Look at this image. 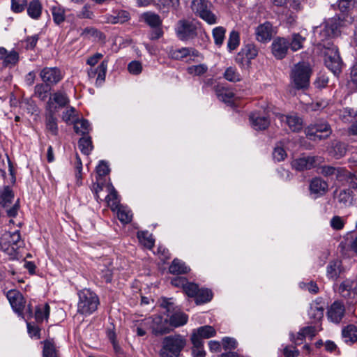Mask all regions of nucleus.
Instances as JSON below:
<instances>
[{"label":"nucleus","instance_id":"3c124183","mask_svg":"<svg viewBox=\"0 0 357 357\" xmlns=\"http://www.w3.org/2000/svg\"><path fill=\"white\" fill-rule=\"evenodd\" d=\"M106 201L108 204V206L113 211H115L116 208L119 206V200L118 198L117 192L113 187L110 188V192L106 197Z\"/></svg>","mask_w":357,"mask_h":357},{"label":"nucleus","instance_id":"bf43d9fd","mask_svg":"<svg viewBox=\"0 0 357 357\" xmlns=\"http://www.w3.org/2000/svg\"><path fill=\"white\" fill-rule=\"evenodd\" d=\"M199 289V287L197 284L192 282H188L186 281L183 290L185 291V294L190 296V297H195L196 294H197V291Z\"/></svg>","mask_w":357,"mask_h":357},{"label":"nucleus","instance_id":"e2e57ef3","mask_svg":"<svg viewBox=\"0 0 357 357\" xmlns=\"http://www.w3.org/2000/svg\"><path fill=\"white\" fill-rule=\"evenodd\" d=\"M128 69L131 74L138 75L142 72V66L140 62L133 61L128 64Z\"/></svg>","mask_w":357,"mask_h":357},{"label":"nucleus","instance_id":"aec40b11","mask_svg":"<svg viewBox=\"0 0 357 357\" xmlns=\"http://www.w3.org/2000/svg\"><path fill=\"white\" fill-rule=\"evenodd\" d=\"M317 164V158L313 156L301 157L291 162L293 168L298 171H303L314 167Z\"/></svg>","mask_w":357,"mask_h":357},{"label":"nucleus","instance_id":"6e6552de","mask_svg":"<svg viewBox=\"0 0 357 357\" xmlns=\"http://www.w3.org/2000/svg\"><path fill=\"white\" fill-rule=\"evenodd\" d=\"M307 137L311 140H321L326 139L331 134L329 126L322 122L309 126L305 129Z\"/></svg>","mask_w":357,"mask_h":357},{"label":"nucleus","instance_id":"473e14b6","mask_svg":"<svg viewBox=\"0 0 357 357\" xmlns=\"http://www.w3.org/2000/svg\"><path fill=\"white\" fill-rule=\"evenodd\" d=\"M188 319L186 314L182 312H177L169 317V324L174 327H179L185 325Z\"/></svg>","mask_w":357,"mask_h":357},{"label":"nucleus","instance_id":"a878e982","mask_svg":"<svg viewBox=\"0 0 357 357\" xmlns=\"http://www.w3.org/2000/svg\"><path fill=\"white\" fill-rule=\"evenodd\" d=\"M342 272V262L339 260L331 261L327 266V276L331 280H336Z\"/></svg>","mask_w":357,"mask_h":357},{"label":"nucleus","instance_id":"20e7f679","mask_svg":"<svg viewBox=\"0 0 357 357\" xmlns=\"http://www.w3.org/2000/svg\"><path fill=\"white\" fill-rule=\"evenodd\" d=\"M24 245L19 230L4 232L0 240L1 250L10 256L15 255L17 250Z\"/></svg>","mask_w":357,"mask_h":357},{"label":"nucleus","instance_id":"f03ea898","mask_svg":"<svg viewBox=\"0 0 357 357\" xmlns=\"http://www.w3.org/2000/svg\"><path fill=\"white\" fill-rule=\"evenodd\" d=\"M77 312L85 316L94 312L100 304L99 298L93 291L84 289L78 293Z\"/></svg>","mask_w":357,"mask_h":357},{"label":"nucleus","instance_id":"6ab92c4d","mask_svg":"<svg viewBox=\"0 0 357 357\" xmlns=\"http://www.w3.org/2000/svg\"><path fill=\"white\" fill-rule=\"evenodd\" d=\"M328 190V185L327 182L321 178L316 177L312 179L310 183V193L314 195V198H317L324 195Z\"/></svg>","mask_w":357,"mask_h":357},{"label":"nucleus","instance_id":"69168bd1","mask_svg":"<svg viewBox=\"0 0 357 357\" xmlns=\"http://www.w3.org/2000/svg\"><path fill=\"white\" fill-rule=\"evenodd\" d=\"M96 172L98 176H105L109 172L108 165L105 161H100L96 167Z\"/></svg>","mask_w":357,"mask_h":357},{"label":"nucleus","instance_id":"de8ad7c7","mask_svg":"<svg viewBox=\"0 0 357 357\" xmlns=\"http://www.w3.org/2000/svg\"><path fill=\"white\" fill-rule=\"evenodd\" d=\"M225 33L226 30L222 26H217L213 29L212 33L216 45L220 46L222 45L225 37Z\"/></svg>","mask_w":357,"mask_h":357},{"label":"nucleus","instance_id":"6e6d98bb","mask_svg":"<svg viewBox=\"0 0 357 357\" xmlns=\"http://www.w3.org/2000/svg\"><path fill=\"white\" fill-rule=\"evenodd\" d=\"M208 70V67L205 64H199L192 66L188 68V73L194 76H198L204 74Z\"/></svg>","mask_w":357,"mask_h":357},{"label":"nucleus","instance_id":"680f3d73","mask_svg":"<svg viewBox=\"0 0 357 357\" xmlns=\"http://www.w3.org/2000/svg\"><path fill=\"white\" fill-rule=\"evenodd\" d=\"M27 0H11V10L15 13H21L24 10Z\"/></svg>","mask_w":357,"mask_h":357},{"label":"nucleus","instance_id":"c85d7f7f","mask_svg":"<svg viewBox=\"0 0 357 357\" xmlns=\"http://www.w3.org/2000/svg\"><path fill=\"white\" fill-rule=\"evenodd\" d=\"M53 112H48L46 114L45 126L47 130L53 135H56L58 132L57 120L54 116Z\"/></svg>","mask_w":357,"mask_h":357},{"label":"nucleus","instance_id":"4c0bfd02","mask_svg":"<svg viewBox=\"0 0 357 357\" xmlns=\"http://www.w3.org/2000/svg\"><path fill=\"white\" fill-rule=\"evenodd\" d=\"M191 341L193 344L192 352L194 357H205L206 353L203 348V342L197 339L195 335H191Z\"/></svg>","mask_w":357,"mask_h":357},{"label":"nucleus","instance_id":"9d476101","mask_svg":"<svg viewBox=\"0 0 357 357\" xmlns=\"http://www.w3.org/2000/svg\"><path fill=\"white\" fill-rule=\"evenodd\" d=\"M13 198V193L8 187L0 190V204L6 208L7 215L9 217H15L19 209L17 202L12 207L9 208Z\"/></svg>","mask_w":357,"mask_h":357},{"label":"nucleus","instance_id":"ddd939ff","mask_svg":"<svg viewBox=\"0 0 357 357\" xmlns=\"http://www.w3.org/2000/svg\"><path fill=\"white\" fill-rule=\"evenodd\" d=\"M150 324H151V327L153 333L155 335H161L169 331L167 319L161 315H155L153 317L151 320L150 319H146L143 325Z\"/></svg>","mask_w":357,"mask_h":357},{"label":"nucleus","instance_id":"c9c22d12","mask_svg":"<svg viewBox=\"0 0 357 357\" xmlns=\"http://www.w3.org/2000/svg\"><path fill=\"white\" fill-rule=\"evenodd\" d=\"M116 209H117V217L122 223L127 224L132 220V213L127 206L121 205Z\"/></svg>","mask_w":357,"mask_h":357},{"label":"nucleus","instance_id":"a211bd4d","mask_svg":"<svg viewBox=\"0 0 357 357\" xmlns=\"http://www.w3.org/2000/svg\"><path fill=\"white\" fill-rule=\"evenodd\" d=\"M344 305L340 301H335L327 311L328 319L333 323H339L344 315Z\"/></svg>","mask_w":357,"mask_h":357},{"label":"nucleus","instance_id":"774afa93","mask_svg":"<svg viewBox=\"0 0 357 357\" xmlns=\"http://www.w3.org/2000/svg\"><path fill=\"white\" fill-rule=\"evenodd\" d=\"M273 158L277 161H282L286 158L287 153L282 147L276 146L273 151Z\"/></svg>","mask_w":357,"mask_h":357},{"label":"nucleus","instance_id":"dca6fc26","mask_svg":"<svg viewBox=\"0 0 357 357\" xmlns=\"http://www.w3.org/2000/svg\"><path fill=\"white\" fill-rule=\"evenodd\" d=\"M251 126L256 130H262L266 129L270 120L266 114H261L260 112L251 113L249 117Z\"/></svg>","mask_w":357,"mask_h":357},{"label":"nucleus","instance_id":"412c9836","mask_svg":"<svg viewBox=\"0 0 357 357\" xmlns=\"http://www.w3.org/2000/svg\"><path fill=\"white\" fill-rule=\"evenodd\" d=\"M0 61L3 66H15L19 61V54L15 50L8 51L6 48L0 47Z\"/></svg>","mask_w":357,"mask_h":357},{"label":"nucleus","instance_id":"39448f33","mask_svg":"<svg viewBox=\"0 0 357 357\" xmlns=\"http://www.w3.org/2000/svg\"><path fill=\"white\" fill-rule=\"evenodd\" d=\"M310 75L311 70L309 64L302 62L294 66L291 77L297 89H305L309 85Z\"/></svg>","mask_w":357,"mask_h":357},{"label":"nucleus","instance_id":"c756f323","mask_svg":"<svg viewBox=\"0 0 357 357\" xmlns=\"http://www.w3.org/2000/svg\"><path fill=\"white\" fill-rule=\"evenodd\" d=\"M218 99L225 103L231 104L234 102V93L230 89L224 87H218L216 89Z\"/></svg>","mask_w":357,"mask_h":357},{"label":"nucleus","instance_id":"603ef678","mask_svg":"<svg viewBox=\"0 0 357 357\" xmlns=\"http://www.w3.org/2000/svg\"><path fill=\"white\" fill-rule=\"evenodd\" d=\"M43 354V357H57L55 347L52 341L46 340L44 342Z\"/></svg>","mask_w":357,"mask_h":357},{"label":"nucleus","instance_id":"4be33fe9","mask_svg":"<svg viewBox=\"0 0 357 357\" xmlns=\"http://www.w3.org/2000/svg\"><path fill=\"white\" fill-rule=\"evenodd\" d=\"M324 313V305L321 301H314L310 304L308 315L312 322L317 323L322 319Z\"/></svg>","mask_w":357,"mask_h":357},{"label":"nucleus","instance_id":"09e8293b","mask_svg":"<svg viewBox=\"0 0 357 357\" xmlns=\"http://www.w3.org/2000/svg\"><path fill=\"white\" fill-rule=\"evenodd\" d=\"M240 44V36L238 32L232 31L229 33V39L227 41V48L229 51L236 50Z\"/></svg>","mask_w":357,"mask_h":357},{"label":"nucleus","instance_id":"72a5a7b5","mask_svg":"<svg viewBox=\"0 0 357 357\" xmlns=\"http://www.w3.org/2000/svg\"><path fill=\"white\" fill-rule=\"evenodd\" d=\"M342 174H344L343 178L340 179V182L348 184L351 188H357V170L350 172L344 169Z\"/></svg>","mask_w":357,"mask_h":357},{"label":"nucleus","instance_id":"7ed1b4c3","mask_svg":"<svg viewBox=\"0 0 357 357\" xmlns=\"http://www.w3.org/2000/svg\"><path fill=\"white\" fill-rule=\"evenodd\" d=\"M185 340L180 335L165 337L160 351V357H178L184 347Z\"/></svg>","mask_w":357,"mask_h":357},{"label":"nucleus","instance_id":"338daca9","mask_svg":"<svg viewBox=\"0 0 357 357\" xmlns=\"http://www.w3.org/2000/svg\"><path fill=\"white\" fill-rule=\"evenodd\" d=\"M350 193L346 190H341L337 195L338 202L347 205L350 201Z\"/></svg>","mask_w":357,"mask_h":357},{"label":"nucleus","instance_id":"9b49d317","mask_svg":"<svg viewBox=\"0 0 357 357\" xmlns=\"http://www.w3.org/2000/svg\"><path fill=\"white\" fill-rule=\"evenodd\" d=\"M70 102L69 98L67 94L61 91H58L50 97L46 109L47 112H56L57 109L62 108L68 105Z\"/></svg>","mask_w":357,"mask_h":357},{"label":"nucleus","instance_id":"5fc2aeb1","mask_svg":"<svg viewBox=\"0 0 357 357\" xmlns=\"http://www.w3.org/2000/svg\"><path fill=\"white\" fill-rule=\"evenodd\" d=\"M48 88L43 84H36L34 87V95L42 100L47 97Z\"/></svg>","mask_w":357,"mask_h":357},{"label":"nucleus","instance_id":"49530a36","mask_svg":"<svg viewBox=\"0 0 357 357\" xmlns=\"http://www.w3.org/2000/svg\"><path fill=\"white\" fill-rule=\"evenodd\" d=\"M305 40V38L299 33H293L291 42H289V47L293 51H297L303 47Z\"/></svg>","mask_w":357,"mask_h":357},{"label":"nucleus","instance_id":"8fccbe9b","mask_svg":"<svg viewBox=\"0 0 357 357\" xmlns=\"http://www.w3.org/2000/svg\"><path fill=\"white\" fill-rule=\"evenodd\" d=\"M108 60L105 59L97 67V79L96 84H101L105 79V75L107 69Z\"/></svg>","mask_w":357,"mask_h":357},{"label":"nucleus","instance_id":"cd10ccee","mask_svg":"<svg viewBox=\"0 0 357 357\" xmlns=\"http://www.w3.org/2000/svg\"><path fill=\"white\" fill-rule=\"evenodd\" d=\"M129 20V13L126 10H119L107 16V22L111 24H122Z\"/></svg>","mask_w":357,"mask_h":357},{"label":"nucleus","instance_id":"4d7b16f0","mask_svg":"<svg viewBox=\"0 0 357 357\" xmlns=\"http://www.w3.org/2000/svg\"><path fill=\"white\" fill-rule=\"evenodd\" d=\"M53 20L57 24L63 22L65 20L64 10L63 8L54 6L52 9Z\"/></svg>","mask_w":357,"mask_h":357},{"label":"nucleus","instance_id":"2eb2a0df","mask_svg":"<svg viewBox=\"0 0 357 357\" xmlns=\"http://www.w3.org/2000/svg\"><path fill=\"white\" fill-rule=\"evenodd\" d=\"M289 47V41L284 38H275L271 45L272 53L278 59H283Z\"/></svg>","mask_w":357,"mask_h":357},{"label":"nucleus","instance_id":"052dcab7","mask_svg":"<svg viewBox=\"0 0 357 357\" xmlns=\"http://www.w3.org/2000/svg\"><path fill=\"white\" fill-rule=\"evenodd\" d=\"M75 113L76 111L74 107H69L63 112L62 115V119L66 123L72 122L74 123L75 121Z\"/></svg>","mask_w":357,"mask_h":357},{"label":"nucleus","instance_id":"c03bdc74","mask_svg":"<svg viewBox=\"0 0 357 357\" xmlns=\"http://www.w3.org/2000/svg\"><path fill=\"white\" fill-rule=\"evenodd\" d=\"M137 238L139 242L146 248L151 249L154 245L151 235L148 231H139Z\"/></svg>","mask_w":357,"mask_h":357},{"label":"nucleus","instance_id":"a19ab883","mask_svg":"<svg viewBox=\"0 0 357 357\" xmlns=\"http://www.w3.org/2000/svg\"><path fill=\"white\" fill-rule=\"evenodd\" d=\"M50 314V306L47 303L37 306L35 312V319L36 321L40 322L47 319Z\"/></svg>","mask_w":357,"mask_h":357},{"label":"nucleus","instance_id":"423d86ee","mask_svg":"<svg viewBox=\"0 0 357 357\" xmlns=\"http://www.w3.org/2000/svg\"><path fill=\"white\" fill-rule=\"evenodd\" d=\"M211 3L207 0H192L191 3V8L194 13L208 24H215L218 22V17L211 11Z\"/></svg>","mask_w":357,"mask_h":357},{"label":"nucleus","instance_id":"1a4fd4ad","mask_svg":"<svg viewBox=\"0 0 357 357\" xmlns=\"http://www.w3.org/2000/svg\"><path fill=\"white\" fill-rule=\"evenodd\" d=\"M6 297L13 310L18 316L25 319L24 310L26 301L23 295L17 289H10L6 293Z\"/></svg>","mask_w":357,"mask_h":357},{"label":"nucleus","instance_id":"ea45409f","mask_svg":"<svg viewBox=\"0 0 357 357\" xmlns=\"http://www.w3.org/2000/svg\"><path fill=\"white\" fill-rule=\"evenodd\" d=\"M142 17L146 24L152 27H158L162 23L160 16L153 13H145Z\"/></svg>","mask_w":357,"mask_h":357},{"label":"nucleus","instance_id":"7c9ffc66","mask_svg":"<svg viewBox=\"0 0 357 357\" xmlns=\"http://www.w3.org/2000/svg\"><path fill=\"white\" fill-rule=\"evenodd\" d=\"M192 54L193 56L197 55V52L195 50L187 48V47H183L180 49L176 50H172L169 52V55L172 59H182L187 56H189L190 54Z\"/></svg>","mask_w":357,"mask_h":357},{"label":"nucleus","instance_id":"f8f14e48","mask_svg":"<svg viewBox=\"0 0 357 357\" xmlns=\"http://www.w3.org/2000/svg\"><path fill=\"white\" fill-rule=\"evenodd\" d=\"M255 34L258 42L267 43L275 34V31L271 22H265L255 28Z\"/></svg>","mask_w":357,"mask_h":357},{"label":"nucleus","instance_id":"37998d69","mask_svg":"<svg viewBox=\"0 0 357 357\" xmlns=\"http://www.w3.org/2000/svg\"><path fill=\"white\" fill-rule=\"evenodd\" d=\"M223 77L229 82H236L241 79V76L238 72L237 69L234 67H228L224 74Z\"/></svg>","mask_w":357,"mask_h":357},{"label":"nucleus","instance_id":"a18cd8bd","mask_svg":"<svg viewBox=\"0 0 357 357\" xmlns=\"http://www.w3.org/2000/svg\"><path fill=\"white\" fill-rule=\"evenodd\" d=\"M74 129L77 133L85 135L90 130V124L85 119L76 120L74 122Z\"/></svg>","mask_w":357,"mask_h":357},{"label":"nucleus","instance_id":"4468645a","mask_svg":"<svg viewBox=\"0 0 357 357\" xmlns=\"http://www.w3.org/2000/svg\"><path fill=\"white\" fill-rule=\"evenodd\" d=\"M40 78L47 85L56 84L60 82L63 75L57 68H44L40 73Z\"/></svg>","mask_w":357,"mask_h":357},{"label":"nucleus","instance_id":"58836bf2","mask_svg":"<svg viewBox=\"0 0 357 357\" xmlns=\"http://www.w3.org/2000/svg\"><path fill=\"white\" fill-rule=\"evenodd\" d=\"M213 294L208 289H199L195 298L197 305L207 303L212 299Z\"/></svg>","mask_w":357,"mask_h":357},{"label":"nucleus","instance_id":"864d4df0","mask_svg":"<svg viewBox=\"0 0 357 357\" xmlns=\"http://www.w3.org/2000/svg\"><path fill=\"white\" fill-rule=\"evenodd\" d=\"M159 8L164 12H168L170 9H176L179 5V0H159Z\"/></svg>","mask_w":357,"mask_h":357},{"label":"nucleus","instance_id":"0eeeda50","mask_svg":"<svg viewBox=\"0 0 357 357\" xmlns=\"http://www.w3.org/2000/svg\"><path fill=\"white\" fill-rule=\"evenodd\" d=\"M175 29L177 37L183 41L193 39L197 36V25L192 21L179 20Z\"/></svg>","mask_w":357,"mask_h":357},{"label":"nucleus","instance_id":"f704fd0d","mask_svg":"<svg viewBox=\"0 0 357 357\" xmlns=\"http://www.w3.org/2000/svg\"><path fill=\"white\" fill-rule=\"evenodd\" d=\"M189 268L185 266V263L179 259H174L169 268V271L172 274H183L189 271Z\"/></svg>","mask_w":357,"mask_h":357},{"label":"nucleus","instance_id":"e433bc0d","mask_svg":"<svg viewBox=\"0 0 357 357\" xmlns=\"http://www.w3.org/2000/svg\"><path fill=\"white\" fill-rule=\"evenodd\" d=\"M342 336L345 342H354L357 341V327L354 325H349L342 330Z\"/></svg>","mask_w":357,"mask_h":357},{"label":"nucleus","instance_id":"13d9d810","mask_svg":"<svg viewBox=\"0 0 357 357\" xmlns=\"http://www.w3.org/2000/svg\"><path fill=\"white\" fill-rule=\"evenodd\" d=\"M340 119L344 123L350 122L356 114H354V112L352 109L350 108H344L342 110L340 111Z\"/></svg>","mask_w":357,"mask_h":357},{"label":"nucleus","instance_id":"0e129e2a","mask_svg":"<svg viewBox=\"0 0 357 357\" xmlns=\"http://www.w3.org/2000/svg\"><path fill=\"white\" fill-rule=\"evenodd\" d=\"M299 351L294 346H286L283 349V354L285 357H298Z\"/></svg>","mask_w":357,"mask_h":357},{"label":"nucleus","instance_id":"f3484780","mask_svg":"<svg viewBox=\"0 0 357 357\" xmlns=\"http://www.w3.org/2000/svg\"><path fill=\"white\" fill-rule=\"evenodd\" d=\"M278 117L282 123L287 124L293 132H298L303 128V121L296 114H278Z\"/></svg>","mask_w":357,"mask_h":357},{"label":"nucleus","instance_id":"79ce46f5","mask_svg":"<svg viewBox=\"0 0 357 357\" xmlns=\"http://www.w3.org/2000/svg\"><path fill=\"white\" fill-rule=\"evenodd\" d=\"M78 146L81 152L85 155H89L93 149L91 137L84 136L78 142Z\"/></svg>","mask_w":357,"mask_h":357},{"label":"nucleus","instance_id":"2f4dec72","mask_svg":"<svg viewBox=\"0 0 357 357\" xmlns=\"http://www.w3.org/2000/svg\"><path fill=\"white\" fill-rule=\"evenodd\" d=\"M258 54V50L255 45L248 44L243 47L238 53L239 56H243L248 62L254 59Z\"/></svg>","mask_w":357,"mask_h":357},{"label":"nucleus","instance_id":"b1692460","mask_svg":"<svg viewBox=\"0 0 357 357\" xmlns=\"http://www.w3.org/2000/svg\"><path fill=\"white\" fill-rule=\"evenodd\" d=\"M216 334L215 330L211 326H201L193 331L192 335L196 336L200 342H203V338H210L215 336Z\"/></svg>","mask_w":357,"mask_h":357},{"label":"nucleus","instance_id":"5701e85b","mask_svg":"<svg viewBox=\"0 0 357 357\" xmlns=\"http://www.w3.org/2000/svg\"><path fill=\"white\" fill-rule=\"evenodd\" d=\"M339 291L344 298L357 296V280H347L339 287Z\"/></svg>","mask_w":357,"mask_h":357},{"label":"nucleus","instance_id":"f257e3e1","mask_svg":"<svg viewBox=\"0 0 357 357\" xmlns=\"http://www.w3.org/2000/svg\"><path fill=\"white\" fill-rule=\"evenodd\" d=\"M340 24L338 19L331 18L314 29L316 40L326 50L324 52L325 65L334 75H337L341 72L342 61L337 47L328 40L339 35Z\"/></svg>","mask_w":357,"mask_h":357},{"label":"nucleus","instance_id":"bb28decb","mask_svg":"<svg viewBox=\"0 0 357 357\" xmlns=\"http://www.w3.org/2000/svg\"><path fill=\"white\" fill-rule=\"evenodd\" d=\"M42 5L38 0L31 1L27 6L28 15L34 20H38L42 13Z\"/></svg>","mask_w":357,"mask_h":357},{"label":"nucleus","instance_id":"393cba45","mask_svg":"<svg viewBox=\"0 0 357 357\" xmlns=\"http://www.w3.org/2000/svg\"><path fill=\"white\" fill-rule=\"evenodd\" d=\"M344 168L342 167L322 166L321 167L320 173L325 176H334L338 181H340V179H342L344 176V174H342L344 173Z\"/></svg>","mask_w":357,"mask_h":357}]
</instances>
